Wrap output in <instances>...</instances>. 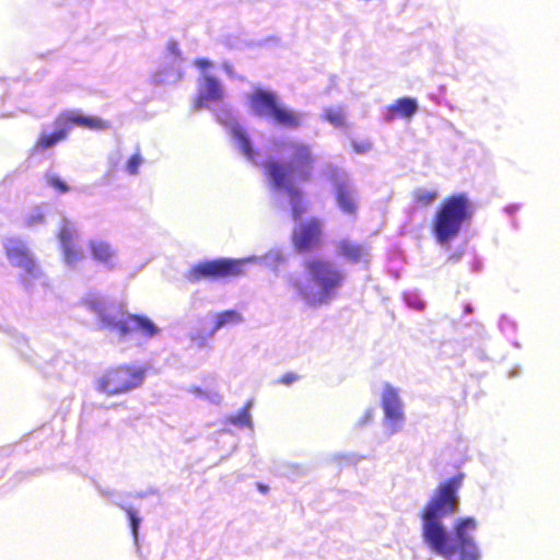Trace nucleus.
Masks as SVG:
<instances>
[{
    "instance_id": "nucleus-32",
    "label": "nucleus",
    "mask_w": 560,
    "mask_h": 560,
    "mask_svg": "<svg viewBox=\"0 0 560 560\" xmlns=\"http://www.w3.org/2000/svg\"><path fill=\"white\" fill-rule=\"evenodd\" d=\"M258 489H259L262 493H266V492L268 491V486H265V485L259 483V485H258Z\"/></svg>"
},
{
    "instance_id": "nucleus-27",
    "label": "nucleus",
    "mask_w": 560,
    "mask_h": 560,
    "mask_svg": "<svg viewBox=\"0 0 560 560\" xmlns=\"http://www.w3.org/2000/svg\"><path fill=\"white\" fill-rule=\"evenodd\" d=\"M300 378V376L295 372H287L275 381V384H280L284 386H290L294 382H296Z\"/></svg>"
},
{
    "instance_id": "nucleus-1",
    "label": "nucleus",
    "mask_w": 560,
    "mask_h": 560,
    "mask_svg": "<svg viewBox=\"0 0 560 560\" xmlns=\"http://www.w3.org/2000/svg\"><path fill=\"white\" fill-rule=\"evenodd\" d=\"M463 476H454L441 483L434 495L429 500L421 512L422 535L430 549L451 560L456 553L459 560H480V553L470 535L477 527L474 517L457 520L454 525L452 539L441 523V518L453 514L457 510V490L462 485Z\"/></svg>"
},
{
    "instance_id": "nucleus-26",
    "label": "nucleus",
    "mask_w": 560,
    "mask_h": 560,
    "mask_svg": "<svg viewBox=\"0 0 560 560\" xmlns=\"http://www.w3.org/2000/svg\"><path fill=\"white\" fill-rule=\"evenodd\" d=\"M127 516L130 522L131 532L135 538L138 536V529L140 524V518L137 515V511L132 509L131 506H128L125 509Z\"/></svg>"
},
{
    "instance_id": "nucleus-2",
    "label": "nucleus",
    "mask_w": 560,
    "mask_h": 560,
    "mask_svg": "<svg viewBox=\"0 0 560 560\" xmlns=\"http://www.w3.org/2000/svg\"><path fill=\"white\" fill-rule=\"evenodd\" d=\"M316 158L311 147L303 142L290 144V156L287 161L269 159L264 163V174L275 189H281L290 198L293 220H301L307 207L302 190L296 183H307L313 178Z\"/></svg>"
},
{
    "instance_id": "nucleus-10",
    "label": "nucleus",
    "mask_w": 560,
    "mask_h": 560,
    "mask_svg": "<svg viewBox=\"0 0 560 560\" xmlns=\"http://www.w3.org/2000/svg\"><path fill=\"white\" fill-rule=\"evenodd\" d=\"M382 408L387 420L390 421L394 431L399 430L405 420L404 404L398 390L390 384H385L382 394Z\"/></svg>"
},
{
    "instance_id": "nucleus-31",
    "label": "nucleus",
    "mask_w": 560,
    "mask_h": 560,
    "mask_svg": "<svg viewBox=\"0 0 560 560\" xmlns=\"http://www.w3.org/2000/svg\"><path fill=\"white\" fill-rule=\"evenodd\" d=\"M197 65H198V67H199V68H202V69H203V68H208V67H210V66H211V62H210V61H208V60H206V59H203V60H198V61H197Z\"/></svg>"
},
{
    "instance_id": "nucleus-12",
    "label": "nucleus",
    "mask_w": 560,
    "mask_h": 560,
    "mask_svg": "<svg viewBox=\"0 0 560 560\" xmlns=\"http://www.w3.org/2000/svg\"><path fill=\"white\" fill-rule=\"evenodd\" d=\"M58 240L66 264L75 265L82 260L84 253L75 240V232L72 228L68 225L61 226L58 232Z\"/></svg>"
},
{
    "instance_id": "nucleus-5",
    "label": "nucleus",
    "mask_w": 560,
    "mask_h": 560,
    "mask_svg": "<svg viewBox=\"0 0 560 560\" xmlns=\"http://www.w3.org/2000/svg\"><path fill=\"white\" fill-rule=\"evenodd\" d=\"M88 306L98 315L101 326L115 331L120 338L140 334L144 338H153L160 332L159 327L147 316L137 314H126L119 319H115L105 313L101 301H88Z\"/></svg>"
},
{
    "instance_id": "nucleus-4",
    "label": "nucleus",
    "mask_w": 560,
    "mask_h": 560,
    "mask_svg": "<svg viewBox=\"0 0 560 560\" xmlns=\"http://www.w3.org/2000/svg\"><path fill=\"white\" fill-rule=\"evenodd\" d=\"M474 213V206L465 194H457L443 199L432 220V233L441 245H448L460 232L465 222Z\"/></svg>"
},
{
    "instance_id": "nucleus-6",
    "label": "nucleus",
    "mask_w": 560,
    "mask_h": 560,
    "mask_svg": "<svg viewBox=\"0 0 560 560\" xmlns=\"http://www.w3.org/2000/svg\"><path fill=\"white\" fill-rule=\"evenodd\" d=\"M144 376V368L133 364H118L107 369L100 376L95 388L107 396H116L140 387Z\"/></svg>"
},
{
    "instance_id": "nucleus-11",
    "label": "nucleus",
    "mask_w": 560,
    "mask_h": 560,
    "mask_svg": "<svg viewBox=\"0 0 560 560\" xmlns=\"http://www.w3.org/2000/svg\"><path fill=\"white\" fill-rule=\"evenodd\" d=\"M4 252L13 266L24 269L30 275L36 273L37 266L34 257L22 241L9 240L4 244Z\"/></svg>"
},
{
    "instance_id": "nucleus-28",
    "label": "nucleus",
    "mask_w": 560,
    "mask_h": 560,
    "mask_svg": "<svg viewBox=\"0 0 560 560\" xmlns=\"http://www.w3.org/2000/svg\"><path fill=\"white\" fill-rule=\"evenodd\" d=\"M352 148L355 153L365 154L372 150V143L368 140L352 141Z\"/></svg>"
},
{
    "instance_id": "nucleus-24",
    "label": "nucleus",
    "mask_w": 560,
    "mask_h": 560,
    "mask_svg": "<svg viewBox=\"0 0 560 560\" xmlns=\"http://www.w3.org/2000/svg\"><path fill=\"white\" fill-rule=\"evenodd\" d=\"M324 118L335 127L345 126V114L341 109L328 108L324 113Z\"/></svg>"
},
{
    "instance_id": "nucleus-13",
    "label": "nucleus",
    "mask_w": 560,
    "mask_h": 560,
    "mask_svg": "<svg viewBox=\"0 0 560 560\" xmlns=\"http://www.w3.org/2000/svg\"><path fill=\"white\" fill-rule=\"evenodd\" d=\"M279 104L280 101L276 93L268 90L256 89L249 95V105L253 112L260 117L271 118Z\"/></svg>"
},
{
    "instance_id": "nucleus-16",
    "label": "nucleus",
    "mask_w": 560,
    "mask_h": 560,
    "mask_svg": "<svg viewBox=\"0 0 560 560\" xmlns=\"http://www.w3.org/2000/svg\"><path fill=\"white\" fill-rule=\"evenodd\" d=\"M89 249L93 259L107 266L108 268L115 267L114 258L116 253L108 242L102 240L90 241Z\"/></svg>"
},
{
    "instance_id": "nucleus-18",
    "label": "nucleus",
    "mask_w": 560,
    "mask_h": 560,
    "mask_svg": "<svg viewBox=\"0 0 560 560\" xmlns=\"http://www.w3.org/2000/svg\"><path fill=\"white\" fill-rule=\"evenodd\" d=\"M418 109V103L411 97H400L386 108V118L393 120L397 117H411Z\"/></svg>"
},
{
    "instance_id": "nucleus-17",
    "label": "nucleus",
    "mask_w": 560,
    "mask_h": 560,
    "mask_svg": "<svg viewBox=\"0 0 560 560\" xmlns=\"http://www.w3.org/2000/svg\"><path fill=\"white\" fill-rule=\"evenodd\" d=\"M270 119L285 129H298L302 126V114L287 108L281 103L278 105Z\"/></svg>"
},
{
    "instance_id": "nucleus-15",
    "label": "nucleus",
    "mask_w": 560,
    "mask_h": 560,
    "mask_svg": "<svg viewBox=\"0 0 560 560\" xmlns=\"http://www.w3.org/2000/svg\"><path fill=\"white\" fill-rule=\"evenodd\" d=\"M55 131L38 135L32 147L33 153L45 152L68 138L69 135L63 126L59 124H55Z\"/></svg>"
},
{
    "instance_id": "nucleus-21",
    "label": "nucleus",
    "mask_w": 560,
    "mask_h": 560,
    "mask_svg": "<svg viewBox=\"0 0 560 560\" xmlns=\"http://www.w3.org/2000/svg\"><path fill=\"white\" fill-rule=\"evenodd\" d=\"M439 194L434 189L418 187L411 191V200L415 208H427L434 203Z\"/></svg>"
},
{
    "instance_id": "nucleus-7",
    "label": "nucleus",
    "mask_w": 560,
    "mask_h": 560,
    "mask_svg": "<svg viewBox=\"0 0 560 560\" xmlns=\"http://www.w3.org/2000/svg\"><path fill=\"white\" fill-rule=\"evenodd\" d=\"M246 259L215 258L205 260L190 267L185 278L189 282H197L203 279L218 280L224 278H236L245 273Z\"/></svg>"
},
{
    "instance_id": "nucleus-19",
    "label": "nucleus",
    "mask_w": 560,
    "mask_h": 560,
    "mask_svg": "<svg viewBox=\"0 0 560 560\" xmlns=\"http://www.w3.org/2000/svg\"><path fill=\"white\" fill-rule=\"evenodd\" d=\"M336 201L340 210L347 214H354L358 210V205L350 187L340 183L335 189Z\"/></svg>"
},
{
    "instance_id": "nucleus-9",
    "label": "nucleus",
    "mask_w": 560,
    "mask_h": 560,
    "mask_svg": "<svg viewBox=\"0 0 560 560\" xmlns=\"http://www.w3.org/2000/svg\"><path fill=\"white\" fill-rule=\"evenodd\" d=\"M55 124L66 128L68 135L73 127L91 131H104L110 128V122L100 116L84 115L79 110H63L58 114Z\"/></svg>"
},
{
    "instance_id": "nucleus-29",
    "label": "nucleus",
    "mask_w": 560,
    "mask_h": 560,
    "mask_svg": "<svg viewBox=\"0 0 560 560\" xmlns=\"http://www.w3.org/2000/svg\"><path fill=\"white\" fill-rule=\"evenodd\" d=\"M48 184L61 194H66L70 189L69 186L57 176L49 177Z\"/></svg>"
},
{
    "instance_id": "nucleus-22",
    "label": "nucleus",
    "mask_w": 560,
    "mask_h": 560,
    "mask_svg": "<svg viewBox=\"0 0 560 560\" xmlns=\"http://www.w3.org/2000/svg\"><path fill=\"white\" fill-rule=\"evenodd\" d=\"M243 320L241 313L236 310H226L215 315L213 326L210 330V335H213L217 330L225 325H235Z\"/></svg>"
},
{
    "instance_id": "nucleus-8",
    "label": "nucleus",
    "mask_w": 560,
    "mask_h": 560,
    "mask_svg": "<svg viewBox=\"0 0 560 560\" xmlns=\"http://www.w3.org/2000/svg\"><path fill=\"white\" fill-rule=\"evenodd\" d=\"M291 243L298 253H308L320 247L323 243V222L312 218L299 224L292 232Z\"/></svg>"
},
{
    "instance_id": "nucleus-20",
    "label": "nucleus",
    "mask_w": 560,
    "mask_h": 560,
    "mask_svg": "<svg viewBox=\"0 0 560 560\" xmlns=\"http://www.w3.org/2000/svg\"><path fill=\"white\" fill-rule=\"evenodd\" d=\"M338 252L340 256L351 262H359L366 255V249L362 245L347 240L339 243Z\"/></svg>"
},
{
    "instance_id": "nucleus-14",
    "label": "nucleus",
    "mask_w": 560,
    "mask_h": 560,
    "mask_svg": "<svg viewBox=\"0 0 560 560\" xmlns=\"http://www.w3.org/2000/svg\"><path fill=\"white\" fill-rule=\"evenodd\" d=\"M223 97V90L220 82L211 75L203 78V83L194 102V108L199 110L207 105V102H219Z\"/></svg>"
},
{
    "instance_id": "nucleus-3",
    "label": "nucleus",
    "mask_w": 560,
    "mask_h": 560,
    "mask_svg": "<svg viewBox=\"0 0 560 560\" xmlns=\"http://www.w3.org/2000/svg\"><path fill=\"white\" fill-rule=\"evenodd\" d=\"M305 276H291L288 285L306 305L315 307L330 303L342 287L345 275L330 260L314 256L303 261Z\"/></svg>"
},
{
    "instance_id": "nucleus-23",
    "label": "nucleus",
    "mask_w": 560,
    "mask_h": 560,
    "mask_svg": "<svg viewBox=\"0 0 560 560\" xmlns=\"http://www.w3.org/2000/svg\"><path fill=\"white\" fill-rule=\"evenodd\" d=\"M233 136L234 138L237 140L238 142V145H240V149L241 151L243 152V154L248 159V160H253L254 156H255V152L253 150V147H252V143H250V140L249 138L246 136V133L240 129V128H235L233 130Z\"/></svg>"
},
{
    "instance_id": "nucleus-25",
    "label": "nucleus",
    "mask_w": 560,
    "mask_h": 560,
    "mask_svg": "<svg viewBox=\"0 0 560 560\" xmlns=\"http://www.w3.org/2000/svg\"><path fill=\"white\" fill-rule=\"evenodd\" d=\"M143 159L140 153H133L126 163V170L130 175H137Z\"/></svg>"
},
{
    "instance_id": "nucleus-30",
    "label": "nucleus",
    "mask_w": 560,
    "mask_h": 560,
    "mask_svg": "<svg viewBox=\"0 0 560 560\" xmlns=\"http://www.w3.org/2000/svg\"><path fill=\"white\" fill-rule=\"evenodd\" d=\"M235 423H238V424H249L250 423V416H249V412L248 410L245 408L243 409L237 418L234 420Z\"/></svg>"
}]
</instances>
